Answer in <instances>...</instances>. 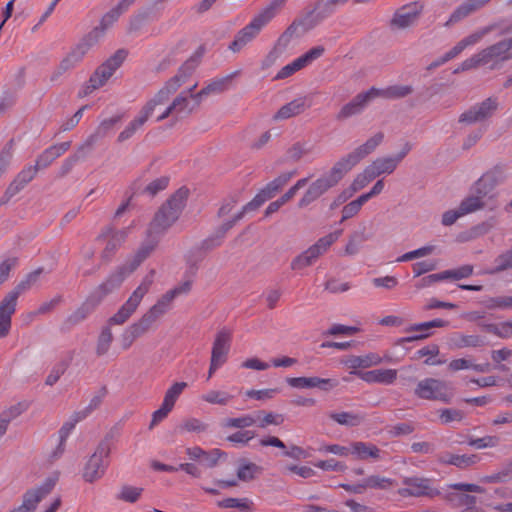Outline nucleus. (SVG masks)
I'll return each instance as SVG.
<instances>
[{
    "mask_svg": "<svg viewBox=\"0 0 512 512\" xmlns=\"http://www.w3.org/2000/svg\"><path fill=\"white\" fill-rule=\"evenodd\" d=\"M198 62L196 59H189L178 69L177 73L171 77L158 90V92L149 99L140 110L148 119L155 113L157 116L169 104L171 96L176 93L183 85L187 84L192 77Z\"/></svg>",
    "mask_w": 512,
    "mask_h": 512,
    "instance_id": "nucleus-1",
    "label": "nucleus"
},
{
    "mask_svg": "<svg viewBox=\"0 0 512 512\" xmlns=\"http://www.w3.org/2000/svg\"><path fill=\"white\" fill-rule=\"evenodd\" d=\"M134 271L128 262L115 269L103 283L94 289L85 303L74 313L73 317L76 320L84 319L104 297L119 288L123 281Z\"/></svg>",
    "mask_w": 512,
    "mask_h": 512,
    "instance_id": "nucleus-2",
    "label": "nucleus"
},
{
    "mask_svg": "<svg viewBox=\"0 0 512 512\" xmlns=\"http://www.w3.org/2000/svg\"><path fill=\"white\" fill-rule=\"evenodd\" d=\"M188 195L187 188L178 189L156 213L149 226L150 232L161 236L171 227L185 207Z\"/></svg>",
    "mask_w": 512,
    "mask_h": 512,
    "instance_id": "nucleus-3",
    "label": "nucleus"
},
{
    "mask_svg": "<svg viewBox=\"0 0 512 512\" xmlns=\"http://www.w3.org/2000/svg\"><path fill=\"white\" fill-rule=\"evenodd\" d=\"M41 272V269H37L29 273L0 302V338L6 337L10 332L11 318L16 311L18 297L38 281Z\"/></svg>",
    "mask_w": 512,
    "mask_h": 512,
    "instance_id": "nucleus-4",
    "label": "nucleus"
},
{
    "mask_svg": "<svg viewBox=\"0 0 512 512\" xmlns=\"http://www.w3.org/2000/svg\"><path fill=\"white\" fill-rule=\"evenodd\" d=\"M155 271L151 270L123 305L108 319L109 325H123L135 313L153 283Z\"/></svg>",
    "mask_w": 512,
    "mask_h": 512,
    "instance_id": "nucleus-5",
    "label": "nucleus"
},
{
    "mask_svg": "<svg viewBox=\"0 0 512 512\" xmlns=\"http://www.w3.org/2000/svg\"><path fill=\"white\" fill-rule=\"evenodd\" d=\"M110 452V444L107 441L97 446L83 467L82 477L86 482L93 483L104 476L109 465Z\"/></svg>",
    "mask_w": 512,
    "mask_h": 512,
    "instance_id": "nucleus-6",
    "label": "nucleus"
},
{
    "mask_svg": "<svg viewBox=\"0 0 512 512\" xmlns=\"http://www.w3.org/2000/svg\"><path fill=\"white\" fill-rule=\"evenodd\" d=\"M127 56L125 50H118L110 58H108L103 64H101L91 75L88 85L86 87L85 94L96 90L110 79L114 72L121 66Z\"/></svg>",
    "mask_w": 512,
    "mask_h": 512,
    "instance_id": "nucleus-7",
    "label": "nucleus"
},
{
    "mask_svg": "<svg viewBox=\"0 0 512 512\" xmlns=\"http://www.w3.org/2000/svg\"><path fill=\"white\" fill-rule=\"evenodd\" d=\"M495 183L489 174L483 175L474 185L473 193L464 198L460 205V214L464 216L484 207V198L494 187Z\"/></svg>",
    "mask_w": 512,
    "mask_h": 512,
    "instance_id": "nucleus-8",
    "label": "nucleus"
},
{
    "mask_svg": "<svg viewBox=\"0 0 512 512\" xmlns=\"http://www.w3.org/2000/svg\"><path fill=\"white\" fill-rule=\"evenodd\" d=\"M414 394L420 399L437 400L444 403H449L453 395L446 382L435 378H425L419 381Z\"/></svg>",
    "mask_w": 512,
    "mask_h": 512,
    "instance_id": "nucleus-9",
    "label": "nucleus"
},
{
    "mask_svg": "<svg viewBox=\"0 0 512 512\" xmlns=\"http://www.w3.org/2000/svg\"><path fill=\"white\" fill-rule=\"evenodd\" d=\"M198 82L195 81L187 89L180 92L156 117L157 121H162L169 116L183 117L190 115L193 107L190 105V99L195 100V89Z\"/></svg>",
    "mask_w": 512,
    "mask_h": 512,
    "instance_id": "nucleus-10",
    "label": "nucleus"
},
{
    "mask_svg": "<svg viewBox=\"0 0 512 512\" xmlns=\"http://www.w3.org/2000/svg\"><path fill=\"white\" fill-rule=\"evenodd\" d=\"M94 34H87L83 37L66 56L61 60L59 64V73L67 72L75 68L85 57L88 51L97 43L93 40Z\"/></svg>",
    "mask_w": 512,
    "mask_h": 512,
    "instance_id": "nucleus-11",
    "label": "nucleus"
},
{
    "mask_svg": "<svg viewBox=\"0 0 512 512\" xmlns=\"http://www.w3.org/2000/svg\"><path fill=\"white\" fill-rule=\"evenodd\" d=\"M324 51L325 49L322 46H316L311 48L309 51H307L300 57L294 59L291 63L282 67L278 71L274 79L281 80L292 76L296 72L310 65L316 59L320 58L323 55Z\"/></svg>",
    "mask_w": 512,
    "mask_h": 512,
    "instance_id": "nucleus-12",
    "label": "nucleus"
},
{
    "mask_svg": "<svg viewBox=\"0 0 512 512\" xmlns=\"http://www.w3.org/2000/svg\"><path fill=\"white\" fill-rule=\"evenodd\" d=\"M403 484L406 487L398 490L399 495L403 497H434L439 495V491L432 486L431 480L427 478L407 477L403 480Z\"/></svg>",
    "mask_w": 512,
    "mask_h": 512,
    "instance_id": "nucleus-13",
    "label": "nucleus"
},
{
    "mask_svg": "<svg viewBox=\"0 0 512 512\" xmlns=\"http://www.w3.org/2000/svg\"><path fill=\"white\" fill-rule=\"evenodd\" d=\"M389 361L390 357L388 355L382 357L377 353L370 352L365 355L347 357L342 360V364L350 369V374L359 377V373H365V371H360V369L370 368Z\"/></svg>",
    "mask_w": 512,
    "mask_h": 512,
    "instance_id": "nucleus-14",
    "label": "nucleus"
},
{
    "mask_svg": "<svg viewBox=\"0 0 512 512\" xmlns=\"http://www.w3.org/2000/svg\"><path fill=\"white\" fill-rule=\"evenodd\" d=\"M56 480V478H50L43 485L27 491L23 496L22 504L10 512L34 511L39 502L52 491Z\"/></svg>",
    "mask_w": 512,
    "mask_h": 512,
    "instance_id": "nucleus-15",
    "label": "nucleus"
},
{
    "mask_svg": "<svg viewBox=\"0 0 512 512\" xmlns=\"http://www.w3.org/2000/svg\"><path fill=\"white\" fill-rule=\"evenodd\" d=\"M480 52L485 65L494 68L500 62L512 58V37L482 49Z\"/></svg>",
    "mask_w": 512,
    "mask_h": 512,
    "instance_id": "nucleus-16",
    "label": "nucleus"
},
{
    "mask_svg": "<svg viewBox=\"0 0 512 512\" xmlns=\"http://www.w3.org/2000/svg\"><path fill=\"white\" fill-rule=\"evenodd\" d=\"M393 484H394V480H392L390 478L379 476V475H370L358 483H355V484L342 483L339 486L349 493L362 494L367 489L387 490Z\"/></svg>",
    "mask_w": 512,
    "mask_h": 512,
    "instance_id": "nucleus-17",
    "label": "nucleus"
},
{
    "mask_svg": "<svg viewBox=\"0 0 512 512\" xmlns=\"http://www.w3.org/2000/svg\"><path fill=\"white\" fill-rule=\"evenodd\" d=\"M232 332L228 328H222L215 336L211 359L215 364H225L228 359V354L231 348Z\"/></svg>",
    "mask_w": 512,
    "mask_h": 512,
    "instance_id": "nucleus-18",
    "label": "nucleus"
},
{
    "mask_svg": "<svg viewBox=\"0 0 512 512\" xmlns=\"http://www.w3.org/2000/svg\"><path fill=\"white\" fill-rule=\"evenodd\" d=\"M422 7L417 3H411L399 8L391 19L392 29H406L416 23Z\"/></svg>",
    "mask_w": 512,
    "mask_h": 512,
    "instance_id": "nucleus-19",
    "label": "nucleus"
},
{
    "mask_svg": "<svg viewBox=\"0 0 512 512\" xmlns=\"http://www.w3.org/2000/svg\"><path fill=\"white\" fill-rule=\"evenodd\" d=\"M127 230H114L107 227L98 237V241L105 242V247L102 252V257L110 259L118 248L124 243L127 237Z\"/></svg>",
    "mask_w": 512,
    "mask_h": 512,
    "instance_id": "nucleus-20",
    "label": "nucleus"
},
{
    "mask_svg": "<svg viewBox=\"0 0 512 512\" xmlns=\"http://www.w3.org/2000/svg\"><path fill=\"white\" fill-rule=\"evenodd\" d=\"M497 109V102L495 99L488 98L482 103L473 106L468 111L464 112L459 121L472 124L480 122L490 117Z\"/></svg>",
    "mask_w": 512,
    "mask_h": 512,
    "instance_id": "nucleus-21",
    "label": "nucleus"
},
{
    "mask_svg": "<svg viewBox=\"0 0 512 512\" xmlns=\"http://www.w3.org/2000/svg\"><path fill=\"white\" fill-rule=\"evenodd\" d=\"M263 28L264 26L253 17L252 20L236 34L233 42L229 46L230 50L239 52L255 39Z\"/></svg>",
    "mask_w": 512,
    "mask_h": 512,
    "instance_id": "nucleus-22",
    "label": "nucleus"
},
{
    "mask_svg": "<svg viewBox=\"0 0 512 512\" xmlns=\"http://www.w3.org/2000/svg\"><path fill=\"white\" fill-rule=\"evenodd\" d=\"M286 382L293 388H319L324 391H329L339 384L335 379L320 377H290L286 379Z\"/></svg>",
    "mask_w": 512,
    "mask_h": 512,
    "instance_id": "nucleus-23",
    "label": "nucleus"
},
{
    "mask_svg": "<svg viewBox=\"0 0 512 512\" xmlns=\"http://www.w3.org/2000/svg\"><path fill=\"white\" fill-rule=\"evenodd\" d=\"M173 301V296L167 291L153 306L149 308L145 314L142 315L141 319L149 328H151L159 318L165 315L172 308Z\"/></svg>",
    "mask_w": 512,
    "mask_h": 512,
    "instance_id": "nucleus-24",
    "label": "nucleus"
},
{
    "mask_svg": "<svg viewBox=\"0 0 512 512\" xmlns=\"http://www.w3.org/2000/svg\"><path fill=\"white\" fill-rule=\"evenodd\" d=\"M359 162L351 154V152L340 160H338L331 168L328 174L324 175V179L330 184L331 187L336 186L339 181Z\"/></svg>",
    "mask_w": 512,
    "mask_h": 512,
    "instance_id": "nucleus-25",
    "label": "nucleus"
},
{
    "mask_svg": "<svg viewBox=\"0 0 512 512\" xmlns=\"http://www.w3.org/2000/svg\"><path fill=\"white\" fill-rule=\"evenodd\" d=\"M271 198V194H269L265 188H262L250 202L243 206L242 210L231 221H228L221 226V237H223L224 234L229 229H231L233 225L239 221L246 212L257 210L261 205H263L267 200Z\"/></svg>",
    "mask_w": 512,
    "mask_h": 512,
    "instance_id": "nucleus-26",
    "label": "nucleus"
},
{
    "mask_svg": "<svg viewBox=\"0 0 512 512\" xmlns=\"http://www.w3.org/2000/svg\"><path fill=\"white\" fill-rule=\"evenodd\" d=\"M160 235L151 233L150 229L147 231V238L138 248L135 254L127 262L130 264L132 270H136L140 264L150 256L159 243Z\"/></svg>",
    "mask_w": 512,
    "mask_h": 512,
    "instance_id": "nucleus-27",
    "label": "nucleus"
},
{
    "mask_svg": "<svg viewBox=\"0 0 512 512\" xmlns=\"http://www.w3.org/2000/svg\"><path fill=\"white\" fill-rule=\"evenodd\" d=\"M150 328L140 318L137 322L129 325L123 330L118 339V344L122 351L128 350L133 343L144 335Z\"/></svg>",
    "mask_w": 512,
    "mask_h": 512,
    "instance_id": "nucleus-28",
    "label": "nucleus"
},
{
    "mask_svg": "<svg viewBox=\"0 0 512 512\" xmlns=\"http://www.w3.org/2000/svg\"><path fill=\"white\" fill-rule=\"evenodd\" d=\"M398 372L396 369H374L359 373V378L368 384L391 385L397 379Z\"/></svg>",
    "mask_w": 512,
    "mask_h": 512,
    "instance_id": "nucleus-29",
    "label": "nucleus"
},
{
    "mask_svg": "<svg viewBox=\"0 0 512 512\" xmlns=\"http://www.w3.org/2000/svg\"><path fill=\"white\" fill-rule=\"evenodd\" d=\"M330 188V184L324 179V177H320L316 179L314 182H312L307 190L305 191L304 195L301 197V199L298 202L299 208H305L314 201H316L318 198H320L324 193H326Z\"/></svg>",
    "mask_w": 512,
    "mask_h": 512,
    "instance_id": "nucleus-30",
    "label": "nucleus"
},
{
    "mask_svg": "<svg viewBox=\"0 0 512 512\" xmlns=\"http://www.w3.org/2000/svg\"><path fill=\"white\" fill-rule=\"evenodd\" d=\"M444 499L451 505L452 508H462L459 512H481V509L476 506V497L456 493L448 492L445 494Z\"/></svg>",
    "mask_w": 512,
    "mask_h": 512,
    "instance_id": "nucleus-31",
    "label": "nucleus"
},
{
    "mask_svg": "<svg viewBox=\"0 0 512 512\" xmlns=\"http://www.w3.org/2000/svg\"><path fill=\"white\" fill-rule=\"evenodd\" d=\"M312 105L311 100L304 96L298 97L291 102L282 106L277 113L275 114V119H288L293 116L299 115L303 113L306 109L310 108Z\"/></svg>",
    "mask_w": 512,
    "mask_h": 512,
    "instance_id": "nucleus-32",
    "label": "nucleus"
},
{
    "mask_svg": "<svg viewBox=\"0 0 512 512\" xmlns=\"http://www.w3.org/2000/svg\"><path fill=\"white\" fill-rule=\"evenodd\" d=\"M350 454L358 460H377L381 457V451L377 446L372 443L362 441L351 443Z\"/></svg>",
    "mask_w": 512,
    "mask_h": 512,
    "instance_id": "nucleus-33",
    "label": "nucleus"
},
{
    "mask_svg": "<svg viewBox=\"0 0 512 512\" xmlns=\"http://www.w3.org/2000/svg\"><path fill=\"white\" fill-rule=\"evenodd\" d=\"M446 344L450 350H457L467 347H478L482 344V340L477 335L453 333L447 338Z\"/></svg>",
    "mask_w": 512,
    "mask_h": 512,
    "instance_id": "nucleus-34",
    "label": "nucleus"
},
{
    "mask_svg": "<svg viewBox=\"0 0 512 512\" xmlns=\"http://www.w3.org/2000/svg\"><path fill=\"white\" fill-rule=\"evenodd\" d=\"M399 164V159H395V157H382L374 160L367 167L369 168L372 176L374 178L382 175V174H391L395 171Z\"/></svg>",
    "mask_w": 512,
    "mask_h": 512,
    "instance_id": "nucleus-35",
    "label": "nucleus"
},
{
    "mask_svg": "<svg viewBox=\"0 0 512 512\" xmlns=\"http://www.w3.org/2000/svg\"><path fill=\"white\" fill-rule=\"evenodd\" d=\"M288 0H270V2L254 17L265 27L284 8Z\"/></svg>",
    "mask_w": 512,
    "mask_h": 512,
    "instance_id": "nucleus-36",
    "label": "nucleus"
},
{
    "mask_svg": "<svg viewBox=\"0 0 512 512\" xmlns=\"http://www.w3.org/2000/svg\"><path fill=\"white\" fill-rule=\"evenodd\" d=\"M439 460L442 463L454 465L458 468H467L470 467L480 461V457L477 454L470 455H459V454H451L446 453L440 456Z\"/></svg>",
    "mask_w": 512,
    "mask_h": 512,
    "instance_id": "nucleus-37",
    "label": "nucleus"
},
{
    "mask_svg": "<svg viewBox=\"0 0 512 512\" xmlns=\"http://www.w3.org/2000/svg\"><path fill=\"white\" fill-rule=\"evenodd\" d=\"M384 133L377 132L367 139L365 143L355 148L351 154L360 162L363 158L375 151V149L383 142Z\"/></svg>",
    "mask_w": 512,
    "mask_h": 512,
    "instance_id": "nucleus-38",
    "label": "nucleus"
},
{
    "mask_svg": "<svg viewBox=\"0 0 512 512\" xmlns=\"http://www.w3.org/2000/svg\"><path fill=\"white\" fill-rule=\"evenodd\" d=\"M122 12L117 8H113L108 11L101 19L99 26L95 27L88 34H94L93 40L98 43L101 37L105 34L107 29H109L113 24L118 20Z\"/></svg>",
    "mask_w": 512,
    "mask_h": 512,
    "instance_id": "nucleus-39",
    "label": "nucleus"
},
{
    "mask_svg": "<svg viewBox=\"0 0 512 512\" xmlns=\"http://www.w3.org/2000/svg\"><path fill=\"white\" fill-rule=\"evenodd\" d=\"M231 80V76H227L220 79H215L207 84L200 91L195 94V101L197 104L201 102V100L210 95V94H219L225 91L228 88L229 82Z\"/></svg>",
    "mask_w": 512,
    "mask_h": 512,
    "instance_id": "nucleus-40",
    "label": "nucleus"
},
{
    "mask_svg": "<svg viewBox=\"0 0 512 512\" xmlns=\"http://www.w3.org/2000/svg\"><path fill=\"white\" fill-rule=\"evenodd\" d=\"M374 176L370 172L369 168L366 167L361 173H359L351 183L349 189L343 192V195L340 197L341 201H345L349 197H351L357 191L366 187L372 180H374Z\"/></svg>",
    "mask_w": 512,
    "mask_h": 512,
    "instance_id": "nucleus-41",
    "label": "nucleus"
},
{
    "mask_svg": "<svg viewBox=\"0 0 512 512\" xmlns=\"http://www.w3.org/2000/svg\"><path fill=\"white\" fill-rule=\"evenodd\" d=\"M38 168L35 166H29L24 168L10 184L7 189V193L11 196L19 192L24 186L29 183L36 175Z\"/></svg>",
    "mask_w": 512,
    "mask_h": 512,
    "instance_id": "nucleus-42",
    "label": "nucleus"
},
{
    "mask_svg": "<svg viewBox=\"0 0 512 512\" xmlns=\"http://www.w3.org/2000/svg\"><path fill=\"white\" fill-rule=\"evenodd\" d=\"M121 116L116 115L113 117H110L108 119H104L101 121V123L96 128L95 132L90 135L87 139V144L92 145L94 144L99 138L105 137L107 134H109L111 131L114 130L115 126L121 121Z\"/></svg>",
    "mask_w": 512,
    "mask_h": 512,
    "instance_id": "nucleus-43",
    "label": "nucleus"
},
{
    "mask_svg": "<svg viewBox=\"0 0 512 512\" xmlns=\"http://www.w3.org/2000/svg\"><path fill=\"white\" fill-rule=\"evenodd\" d=\"M78 422L79 421H75V413H74L71 416L70 420L63 424V426L61 427V429L59 430V433H58L57 447H56L55 451L52 453V455L50 456V458L52 460L59 458L63 454V452L65 450V442H66L69 434L71 433V431L74 429L75 425Z\"/></svg>",
    "mask_w": 512,
    "mask_h": 512,
    "instance_id": "nucleus-44",
    "label": "nucleus"
},
{
    "mask_svg": "<svg viewBox=\"0 0 512 512\" xmlns=\"http://www.w3.org/2000/svg\"><path fill=\"white\" fill-rule=\"evenodd\" d=\"M78 422L79 421H75V413H74L71 416L70 420L63 424V426L61 427V429L59 430V433H58L57 447H56L55 451L52 453V455L50 456V458L52 460L59 458L63 454V452L65 450V442H66L69 434L71 433V431L74 429L75 425Z\"/></svg>",
    "mask_w": 512,
    "mask_h": 512,
    "instance_id": "nucleus-45",
    "label": "nucleus"
},
{
    "mask_svg": "<svg viewBox=\"0 0 512 512\" xmlns=\"http://www.w3.org/2000/svg\"><path fill=\"white\" fill-rule=\"evenodd\" d=\"M148 121V118L141 112L137 114V116L124 128L122 132L118 135V142H125L133 135L141 130L144 124Z\"/></svg>",
    "mask_w": 512,
    "mask_h": 512,
    "instance_id": "nucleus-46",
    "label": "nucleus"
},
{
    "mask_svg": "<svg viewBox=\"0 0 512 512\" xmlns=\"http://www.w3.org/2000/svg\"><path fill=\"white\" fill-rule=\"evenodd\" d=\"M376 92L375 98L397 99L409 95L412 92V88L407 85H394L385 89L376 88Z\"/></svg>",
    "mask_w": 512,
    "mask_h": 512,
    "instance_id": "nucleus-47",
    "label": "nucleus"
},
{
    "mask_svg": "<svg viewBox=\"0 0 512 512\" xmlns=\"http://www.w3.org/2000/svg\"><path fill=\"white\" fill-rule=\"evenodd\" d=\"M254 417L257 418L256 424L260 428H266L269 425L279 426L284 422V417L281 414L274 412L256 411Z\"/></svg>",
    "mask_w": 512,
    "mask_h": 512,
    "instance_id": "nucleus-48",
    "label": "nucleus"
},
{
    "mask_svg": "<svg viewBox=\"0 0 512 512\" xmlns=\"http://www.w3.org/2000/svg\"><path fill=\"white\" fill-rule=\"evenodd\" d=\"M318 258L319 256L315 253V251L309 247L292 260L291 268L292 270H302L314 264Z\"/></svg>",
    "mask_w": 512,
    "mask_h": 512,
    "instance_id": "nucleus-49",
    "label": "nucleus"
},
{
    "mask_svg": "<svg viewBox=\"0 0 512 512\" xmlns=\"http://www.w3.org/2000/svg\"><path fill=\"white\" fill-rule=\"evenodd\" d=\"M341 234H342V230H336L334 232H331V233L321 237L320 239H318V241L310 247L320 257L321 255L326 253L328 251V249L331 247V245L339 239Z\"/></svg>",
    "mask_w": 512,
    "mask_h": 512,
    "instance_id": "nucleus-50",
    "label": "nucleus"
},
{
    "mask_svg": "<svg viewBox=\"0 0 512 512\" xmlns=\"http://www.w3.org/2000/svg\"><path fill=\"white\" fill-rule=\"evenodd\" d=\"M476 10L478 9L471 0L465 1L463 4H461L454 10V12L450 15L448 21L445 23V26H450L461 21L462 19L466 18Z\"/></svg>",
    "mask_w": 512,
    "mask_h": 512,
    "instance_id": "nucleus-51",
    "label": "nucleus"
},
{
    "mask_svg": "<svg viewBox=\"0 0 512 512\" xmlns=\"http://www.w3.org/2000/svg\"><path fill=\"white\" fill-rule=\"evenodd\" d=\"M110 326L111 325L108 324V326L103 327L98 336L96 344V354L98 356L106 355L110 350L113 342V333Z\"/></svg>",
    "mask_w": 512,
    "mask_h": 512,
    "instance_id": "nucleus-52",
    "label": "nucleus"
},
{
    "mask_svg": "<svg viewBox=\"0 0 512 512\" xmlns=\"http://www.w3.org/2000/svg\"><path fill=\"white\" fill-rule=\"evenodd\" d=\"M201 399L208 404L225 406L233 399V396L226 391L210 390L203 394Z\"/></svg>",
    "mask_w": 512,
    "mask_h": 512,
    "instance_id": "nucleus-53",
    "label": "nucleus"
},
{
    "mask_svg": "<svg viewBox=\"0 0 512 512\" xmlns=\"http://www.w3.org/2000/svg\"><path fill=\"white\" fill-rule=\"evenodd\" d=\"M496 266L485 271L486 274H497L512 268V247L495 258Z\"/></svg>",
    "mask_w": 512,
    "mask_h": 512,
    "instance_id": "nucleus-54",
    "label": "nucleus"
},
{
    "mask_svg": "<svg viewBox=\"0 0 512 512\" xmlns=\"http://www.w3.org/2000/svg\"><path fill=\"white\" fill-rule=\"evenodd\" d=\"M257 422V418L254 417L253 414H245L236 418H227L223 422V426L226 428H237V429H245L247 427H251L255 425Z\"/></svg>",
    "mask_w": 512,
    "mask_h": 512,
    "instance_id": "nucleus-55",
    "label": "nucleus"
},
{
    "mask_svg": "<svg viewBox=\"0 0 512 512\" xmlns=\"http://www.w3.org/2000/svg\"><path fill=\"white\" fill-rule=\"evenodd\" d=\"M439 347L436 344L425 346L421 349H419L416 354L418 357H428L424 363L429 366H437L445 363V360L436 359V357L439 355Z\"/></svg>",
    "mask_w": 512,
    "mask_h": 512,
    "instance_id": "nucleus-56",
    "label": "nucleus"
},
{
    "mask_svg": "<svg viewBox=\"0 0 512 512\" xmlns=\"http://www.w3.org/2000/svg\"><path fill=\"white\" fill-rule=\"evenodd\" d=\"M262 468L252 462H242L237 470V477L242 481L253 480L258 474H260Z\"/></svg>",
    "mask_w": 512,
    "mask_h": 512,
    "instance_id": "nucleus-57",
    "label": "nucleus"
},
{
    "mask_svg": "<svg viewBox=\"0 0 512 512\" xmlns=\"http://www.w3.org/2000/svg\"><path fill=\"white\" fill-rule=\"evenodd\" d=\"M187 387L186 382H176L171 387L168 388L164 395L163 404H165L170 409L174 408V405L179 398V396L182 394L184 389Z\"/></svg>",
    "mask_w": 512,
    "mask_h": 512,
    "instance_id": "nucleus-58",
    "label": "nucleus"
},
{
    "mask_svg": "<svg viewBox=\"0 0 512 512\" xmlns=\"http://www.w3.org/2000/svg\"><path fill=\"white\" fill-rule=\"evenodd\" d=\"M296 175V171H290L280 174L278 177L269 182L264 188L271 194L272 197L285 186L292 177Z\"/></svg>",
    "mask_w": 512,
    "mask_h": 512,
    "instance_id": "nucleus-59",
    "label": "nucleus"
},
{
    "mask_svg": "<svg viewBox=\"0 0 512 512\" xmlns=\"http://www.w3.org/2000/svg\"><path fill=\"white\" fill-rule=\"evenodd\" d=\"M330 417L338 424L351 427L359 425L363 420L361 415L351 412L332 413Z\"/></svg>",
    "mask_w": 512,
    "mask_h": 512,
    "instance_id": "nucleus-60",
    "label": "nucleus"
},
{
    "mask_svg": "<svg viewBox=\"0 0 512 512\" xmlns=\"http://www.w3.org/2000/svg\"><path fill=\"white\" fill-rule=\"evenodd\" d=\"M447 325H448L447 321L437 318V319H433L431 321L413 324L407 329V331L408 332L430 333L429 330L432 328H442V327H446Z\"/></svg>",
    "mask_w": 512,
    "mask_h": 512,
    "instance_id": "nucleus-61",
    "label": "nucleus"
},
{
    "mask_svg": "<svg viewBox=\"0 0 512 512\" xmlns=\"http://www.w3.org/2000/svg\"><path fill=\"white\" fill-rule=\"evenodd\" d=\"M376 93V88L373 87L366 92L358 94L349 104L354 109H357V113H360L372 99H375Z\"/></svg>",
    "mask_w": 512,
    "mask_h": 512,
    "instance_id": "nucleus-62",
    "label": "nucleus"
},
{
    "mask_svg": "<svg viewBox=\"0 0 512 512\" xmlns=\"http://www.w3.org/2000/svg\"><path fill=\"white\" fill-rule=\"evenodd\" d=\"M497 27H498V25H496V24L488 25V26L482 28L481 30L468 35L467 37L463 38L461 41L463 42L465 48L476 45L483 39L484 36L489 34L491 31H493Z\"/></svg>",
    "mask_w": 512,
    "mask_h": 512,
    "instance_id": "nucleus-63",
    "label": "nucleus"
},
{
    "mask_svg": "<svg viewBox=\"0 0 512 512\" xmlns=\"http://www.w3.org/2000/svg\"><path fill=\"white\" fill-rule=\"evenodd\" d=\"M488 309H512V296L491 297L485 302Z\"/></svg>",
    "mask_w": 512,
    "mask_h": 512,
    "instance_id": "nucleus-64",
    "label": "nucleus"
}]
</instances>
